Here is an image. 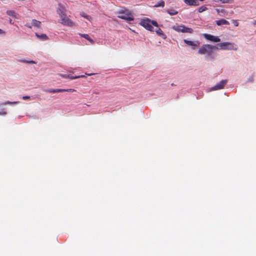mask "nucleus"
<instances>
[{
    "label": "nucleus",
    "instance_id": "f704fd0d",
    "mask_svg": "<svg viewBox=\"0 0 256 256\" xmlns=\"http://www.w3.org/2000/svg\"><path fill=\"white\" fill-rule=\"evenodd\" d=\"M4 34V32L2 30L0 29V34Z\"/></svg>",
    "mask_w": 256,
    "mask_h": 256
},
{
    "label": "nucleus",
    "instance_id": "f8f14e48",
    "mask_svg": "<svg viewBox=\"0 0 256 256\" xmlns=\"http://www.w3.org/2000/svg\"><path fill=\"white\" fill-rule=\"evenodd\" d=\"M60 76L62 78H70L71 80H74V79H76V78H84V76H83V75L74 76H72L70 75V74H61Z\"/></svg>",
    "mask_w": 256,
    "mask_h": 256
},
{
    "label": "nucleus",
    "instance_id": "f3484780",
    "mask_svg": "<svg viewBox=\"0 0 256 256\" xmlns=\"http://www.w3.org/2000/svg\"><path fill=\"white\" fill-rule=\"evenodd\" d=\"M36 36L42 40H47L48 39V37L46 34H38L37 33H36Z\"/></svg>",
    "mask_w": 256,
    "mask_h": 256
},
{
    "label": "nucleus",
    "instance_id": "f03ea898",
    "mask_svg": "<svg viewBox=\"0 0 256 256\" xmlns=\"http://www.w3.org/2000/svg\"><path fill=\"white\" fill-rule=\"evenodd\" d=\"M218 50H238L237 46L234 43L230 42H224L218 44Z\"/></svg>",
    "mask_w": 256,
    "mask_h": 256
},
{
    "label": "nucleus",
    "instance_id": "412c9836",
    "mask_svg": "<svg viewBox=\"0 0 256 256\" xmlns=\"http://www.w3.org/2000/svg\"><path fill=\"white\" fill-rule=\"evenodd\" d=\"M164 2L163 1V0H160V2L158 4H157L155 5V7H159V6H162V7H164Z\"/></svg>",
    "mask_w": 256,
    "mask_h": 256
},
{
    "label": "nucleus",
    "instance_id": "9d476101",
    "mask_svg": "<svg viewBox=\"0 0 256 256\" xmlns=\"http://www.w3.org/2000/svg\"><path fill=\"white\" fill-rule=\"evenodd\" d=\"M184 41L188 46H192L194 49L198 46L200 45V43L198 41H191L187 40H184Z\"/></svg>",
    "mask_w": 256,
    "mask_h": 256
},
{
    "label": "nucleus",
    "instance_id": "4c0bfd02",
    "mask_svg": "<svg viewBox=\"0 0 256 256\" xmlns=\"http://www.w3.org/2000/svg\"><path fill=\"white\" fill-rule=\"evenodd\" d=\"M253 24H254V25H256V20H255V21L254 22Z\"/></svg>",
    "mask_w": 256,
    "mask_h": 256
},
{
    "label": "nucleus",
    "instance_id": "423d86ee",
    "mask_svg": "<svg viewBox=\"0 0 256 256\" xmlns=\"http://www.w3.org/2000/svg\"><path fill=\"white\" fill-rule=\"evenodd\" d=\"M140 25L150 31H154V28L151 25V21L148 19H144L140 22Z\"/></svg>",
    "mask_w": 256,
    "mask_h": 256
},
{
    "label": "nucleus",
    "instance_id": "dca6fc26",
    "mask_svg": "<svg viewBox=\"0 0 256 256\" xmlns=\"http://www.w3.org/2000/svg\"><path fill=\"white\" fill-rule=\"evenodd\" d=\"M40 23H41L40 22L36 20H32V26H34V27L40 28Z\"/></svg>",
    "mask_w": 256,
    "mask_h": 256
},
{
    "label": "nucleus",
    "instance_id": "c85d7f7f",
    "mask_svg": "<svg viewBox=\"0 0 256 256\" xmlns=\"http://www.w3.org/2000/svg\"><path fill=\"white\" fill-rule=\"evenodd\" d=\"M152 24L153 26H154L156 27H158V24L156 21H154V20L151 21V25Z\"/></svg>",
    "mask_w": 256,
    "mask_h": 256
},
{
    "label": "nucleus",
    "instance_id": "cd10ccee",
    "mask_svg": "<svg viewBox=\"0 0 256 256\" xmlns=\"http://www.w3.org/2000/svg\"><path fill=\"white\" fill-rule=\"evenodd\" d=\"M80 35L86 39L88 40L90 38L88 34H80Z\"/></svg>",
    "mask_w": 256,
    "mask_h": 256
},
{
    "label": "nucleus",
    "instance_id": "aec40b11",
    "mask_svg": "<svg viewBox=\"0 0 256 256\" xmlns=\"http://www.w3.org/2000/svg\"><path fill=\"white\" fill-rule=\"evenodd\" d=\"M167 12L171 16L176 15L178 14V12L173 9L168 10Z\"/></svg>",
    "mask_w": 256,
    "mask_h": 256
},
{
    "label": "nucleus",
    "instance_id": "2f4dec72",
    "mask_svg": "<svg viewBox=\"0 0 256 256\" xmlns=\"http://www.w3.org/2000/svg\"><path fill=\"white\" fill-rule=\"evenodd\" d=\"M30 98V97L29 96H24L22 97V98L24 100H27V99Z\"/></svg>",
    "mask_w": 256,
    "mask_h": 256
},
{
    "label": "nucleus",
    "instance_id": "c9c22d12",
    "mask_svg": "<svg viewBox=\"0 0 256 256\" xmlns=\"http://www.w3.org/2000/svg\"><path fill=\"white\" fill-rule=\"evenodd\" d=\"M9 22H10V24H14V23L12 22V19H10H10Z\"/></svg>",
    "mask_w": 256,
    "mask_h": 256
},
{
    "label": "nucleus",
    "instance_id": "a211bd4d",
    "mask_svg": "<svg viewBox=\"0 0 256 256\" xmlns=\"http://www.w3.org/2000/svg\"><path fill=\"white\" fill-rule=\"evenodd\" d=\"M214 1L216 2H220L222 4H226V3H232L234 2V0H214Z\"/></svg>",
    "mask_w": 256,
    "mask_h": 256
},
{
    "label": "nucleus",
    "instance_id": "72a5a7b5",
    "mask_svg": "<svg viewBox=\"0 0 256 256\" xmlns=\"http://www.w3.org/2000/svg\"><path fill=\"white\" fill-rule=\"evenodd\" d=\"M26 26L28 27V28H32V26H30L28 25V24H26Z\"/></svg>",
    "mask_w": 256,
    "mask_h": 256
},
{
    "label": "nucleus",
    "instance_id": "ddd939ff",
    "mask_svg": "<svg viewBox=\"0 0 256 256\" xmlns=\"http://www.w3.org/2000/svg\"><path fill=\"white\" fill-rule=\"evenodd\" d=\"M216 22L217 25L221 26V25H228L230 24L229 22L226 20L221 19L218 20H216Z\"/></svg>",
    "mask_w": 256,
    "mask_h": 256
},
{
    "label": "nucleus",
    "instance_id": "6e6552de",
    "mask_svg": "<svg viewBox=\"0 0 256 256\" xmlns=\"http://www.w3.org/2000/svg\"><path fill=\"white\" fill-rule=\"evenodd\" d=\"M204 36L206 40L213 42H220V39L218 37L211 35L210 34H204Z\"/></svg>",
    "mask_w": 256,
    "mask_h": 256
},
{
    "label": "nucleus",
    "instance_id": "f257e3e1",
    "mask_svg": "<svg viewBox=\"0 0 256 256\" xmlns=\"http://www.w3.org/2000/svg\"><path fill=\"white\" fill-rule=\"evenodd\" d=\"M218 49V44L216 46L210 44H204L198 50V52L200 54H206V57L209 58L211 60H214L215 54H214L213 50Z\"/></svg>",
    "mask_w": 256,
    "mask_h": 256
},
{
    "label": "nucleus",
    "instance_id": "39448f33",
    "mask_svg": "<svg viewBox=\"0 0 256 256\" xmlns=\"http://www.w3.org/2000/svg\"><path fill=\"white\" fill-rule=\"evenodd\" d=\"M60 17V22L62 24L68 26H73L75 25L74 23L67 16L66 14Z\"/></svg>",
    "mask_w": 256,
    "mask_h": 256
},
{
    "label": "nucleus",
    "instance_id": "5701e85b",
    "mask_svg": "<svg viewBox=\"0 0 256 256\" xmlns=\"http://www.w3.org/2000/svg\"><path fill=\"white\" fill-rule=\"evenodd\" d=\"M6 14L8 16H14V14H15V12L14 10H7Z\"/></svg>",
    "mask_w": 256,
    "mask_h": 256
},
{
    "label": "nucleus",
    "instance_id": "7ed1b4c3",
    "mask_svg": "<svg viewBox=\"0 0 256 256\" xmlns=\"http://www.w3.org/2000/svg\"><path fill=\"white\" fill-rule=\"evenodd\" d=\"M118 14H120V15L118 16L119 18L128 21L134 20L132 12L128 10H122L119 11Z\"/></svg>",
    "mask_w": 256,
    "mask_h": 256
},
{
    "label": "nucleus",
    "instance_id": "0eeeda50",
    "mask_svg": "<svg viewBox=\"0 0 256 256\" xmlns=\"http://www.w3.org/2000/svg\"><path fill=\"white\" fill-rule=\"evenodd\" d=\"M66 8L62 4L60 3L58 4V8L56 10L58 14L60 16L66 14Z\"/></svg>",
    "mask_w": 256,
    "mask_h": 256
},
{
    "label": "nucleus",
    "instance_id": "7c9ffc66",
    "mask_svg": "<svg viewBox=\"0 0 256 256\" xmlns=\"http://www.w3.org/2000/svg\"><path fill=\"white\" fill-rule=\"evenodd\" d=\"M88 40L91 44H94V41L90 37L88 38L87 40Z\"/></svg>",
    "mask_w": 256,
    "mask_h": 256
},
{
    "label": "nucleus",
    "instance_id": "a878e982",
    "mask_svg": "<svg viewBox=\"0 0 256 256\" xmlns=\"http://www.w3.org/2000/svg\"><path fill=\"white\" fill-rule=\"evenodd\" d=\"M20 62H25V63H28V64H36V63L34 60L28 61V60H20Z\"/></svg>",
    "mask_w": 256,
    "mask_h": 256
},
{
    "label": "nucleus",
    "instance_id": "4468645a",
    "mask_svg": "<svg viewBox=\"0 0 256 256\" xmlns=\"http://www.w3.org/2000/svg\"><path fill=\"white\" fill-rule=\"evenodd\" d=\"M154 31H155L158 35L161 36L163 38H166V35L163 33V32L160 28L156 27V28L155 30H154Z\"/></svg>",
    "mask_w": 256,
    "mask_h": 256
},
{
    "label": "nucleus",
    "instance_id": "4be33fe9",
    "mask_svg": "<svg viewBox=\"0 0 256 256\" xmlns=\"http://www.w3.org/2000/svg\"><path fill=\"white\" fill-rule=\"evenodd\" d=\"M207 10V8L204 6H201L198 8V12H202Z\"/></svg>",
    "mask_w": 256,
    "mask_h": 256
},
{
    "label": "nucleus",
    "instance_id": "2eb2a0df",
    "mask_svg": "<svg viewBox=\"0 0 256 256\" xmlns=\"http://www.w3.org/2000/svg\"><path fill=\"white\" fill-rule=\"evenodd\" d=\"M45 92L48 93H56L59 92H64V90H62V89H47L45 90Z\"/></svg>",
    "mask_w": 256,
    "mask_h": 256
},
{
    "label": "nucleus",
    "instance_id": "bb28decb",
    "mask_svg": "<svg viewBox=\"0 0 256 256\" xmlns=\"http://www.w3.org/2000/svg\"><path fill=\"white\" fill-rule=\"evenodd\" d=\"M62 90H64V92H75L76 90L74 89H62Z\"/></svg>",
    "mask_w": 256,
    "mask_h": 256
},
{
    "label": "nucleus",
    "instance_id": "e433bc0d",
    "mask_svg": "<svg viewBox=\"0 0 256 256\" xmlns=\"http://www.w3.org/2000/svg\"><path fill=\"white\" fill-rule=\"evenodd\" d=\"M234 24H235L236 26H238V23L237 22H236Z\"/></svg>",
    "mask_w": 256,
    "mask_h": 256
},
{
    "label": "nucleus",
    "instance_id": "6ab92c4d",
    "mask_svg": "<svg viewBox=\"0 0 256 256\" xmlns=\"http://www.w3.org/2000/svg\"><path fill=\"white\" fill-rule=\"evenodd\" d=\"M80 15L82 16V17H84V18H86L87 20H90V21L92 20V18H91L90 16L87 15V14H85L84 12H80Z\"/></svg>",
    "mask_w": 256,
    "mask_h": 256
},
{
    "label": "nucleus",
    "instance_id": "1a4fd4ad",
    "mask_svg": "<svg viewBox=\"0 0 256 256\" xmlns=\"http://www.w3.org/2000/svg\"><path fill=\"white\" fill-rule=\"evenodd\" d=\"M228 81L227 80H222L220 81L218 84H216L214 86L212 87L211 88L212 90H218L222 89L224 88V86L227 83Z\"/></svg>",
    "mask_w": 256,
    "mask_h": 256
},
{
    "label": "nucleus",
    "instance_id": "9b49d317",
    "mask_svg": "<svg viewBox=\"0 0 256 256\" xmlns=\"http://www.w3.org/2000/svg\"><path fill=\"white\" fill-rule=\"evenodd\" d=\"M184 2L188 6H195L199 5L198 0H184Z\"/></svg>",
    "mask_w": 256,
    "mask_h": 256
},
{
    "label": "nucleus",
    "instance_id": "473e14b6",
    "mask_svg": "<svg viewBox=\"0 0 256 256\" xmlns=\"http://www.w3.org/2000/svg\"><path fill=\"white\" fill-rule=\"evenodd\" d=\"M18 14L15 12V14H14V16H13L12 17H14V18H18Z\"/></svg>",
    "mask_w": 256,
    "mask_h": 256
},
{
    "label": "nucleus",
    "instance_id": "b1692460",
    "mask_svg": "<svg viewBox=\"0 0 256 256\" xmlns=\"http://www.w3.org/2000/svg\"><path fill=\"white\" fill-rule=\"evenodd\" d=\"M216 11L218 14L222 13L225 14L226 13V10L224 9H216Z\"/></svg>",
    "mask_w": 256,
    "mask_h": 256
},
{
    "label": "nucleus",
    "instance_id": "393cba45",
    "mask_svg": "<svg viewBox=\"0 0 256 256\" xmlns=\"http://www.w3.org/2000/svg\"><path fill=\"white\" fill-rule=\"evenodd\" d=\"M18 102H10V101H8V102H5L2 103V105H6V104H18Z\"/></svg>",
    "mask_w": 256,
    "mask_h": 256
},
{
    "label": "nucleus",
    "instance_id": "c756f323",
    "mask_svg": "<svg viewBox=\"0 0 256 256\" xmlns=\"http://www.w3.org/2000/svg\"><path fill=\"white\" fill-rule=\"evenodd\" d=\"M6 112H5L4 110H2L0 111V115H6Z\"/></svg>",
    "mask_w": 256,
    "mask_h": 256
},
{
    "label": "nucleus",
    "instance_id": "20e7f679",
    "mask_svg": "<svg viewBox=\"0 0 256 256\" xmlns=\"http://www.w3.org/2000/svg\"><path fill=\"white\" fill-rule=\"evenodd\" d=\"M172 29L178 32H182L184 33H192L193 30L185 26L184 25H176L172 26Z\"/></svg>",
    "mask_w": 256,
    "mask_h": 256
},
{
    "label": "nucleus",
    "instance_id": "58836bf2",
    "mask_svg": "<svg viewBox=\"0 0 256 256\" xmlns=\"http://www.w3.org/2000/svg\"><path fill=\"white\" fill-rule=\"evenodd\" d=\"M92 74H88V76H91V75H92Z\"/></svg>",
    "mask_w": 256,
    "mask_h": 256
}]
</instances>
